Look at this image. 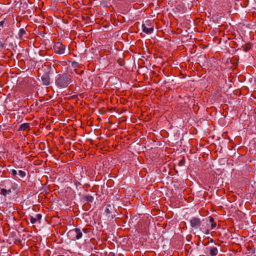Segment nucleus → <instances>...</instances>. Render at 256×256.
Here are the masks:
<instances>
[{
	"label": "nucleus",
	"mask_w": 256,
	"mask_h": 256,
	"mask_svg": "<svg viewBox=\"0 0 256 256\" xmlns=\"http://www.w3.org/2000/svg\"><path fill=\"white\" fill-rule=\"evenodd\" d=\"M26 32L24 28H20L19 30L18 36L19 38H22V36L26 34Z\"/></svg>",
	"instance_id": "4468645a"
},
{
	"label": "nucleus",
	"mask_w": 256,
	"mask_h": 256,
	"mask_svg": "<svg viewBox=\"0 0 256 256\" xmlns=\"http://www.w3.org/2000/svg\"><path fill=\"white\" fill-rule=\"evenodd\" d=\"M210 242H214V240H213L212 238V239L210 240Z\"/></svg>",
	"instance_id": "b1692460"
},
{
	"label": "nucleus",
	"mask_w": 256,
	"mask_h": 256,
	"mask_svg": "<svg viewBox=\"0 0 256 256\" xmlns=\"http://www.w3.org/2000/svg\"><path fill=\"white\" fill-rule=\"evenodd\" d=\"M142 26L143 32L146 34H151L154 32V24L150 20H146Z\"/></svg>",
	"instance_id": "f03ea898"
},
{
	"label": "nucleus",
	"mask_w": 256,
	"mask_h": 256,
	"mask_svg": "<svg viewBox=\"0 0 256 256\" xmlns=\"http://www.w3.org/2000/svg\"><path fill=\"white\" fill-rule=\"evenodd\" d=\"M72 82V76L68 73L58 74L55 78L56 85L61 88H67Z\"/></svg>",
	"instance_id": "f257e3e1"
},
{
	"label": "nucleus",
	"mask_w": 256,
	"mask_h": 256,
	"mask_svg": "<svg viewBox=\"0 0 256 256\" xmlns=\"http://www.w3.org/2000/svg\"><path fill=\"white\" fill-rule=\"evenodd\" d=\"M118 62L120 66H124L125 64V62L123 59L120 58L118 60Z\"/></svg>",
	"instance_id": "f3484780"
},
{
	"label": "nucleus",
	"mask_w": 256,
	"mask_h": 256,
	"mask_svg": "<svg viewBox=\"0 0 256 256\" xmlns=\"http://www.w3.org/2000/svg\"><path fill=\"white\" fill-rule=\"evenodd\" d=\"M4 44L1 40H0V46L3 48L4 47Z\"/></svg>",
	"instance_id": "4be33fe9"
},
{
	"label": "nucleus",
	"mask_w": 256,
	"mask_h": 256,
	"mask_svg": "<svg viewBox=\"0 0 256 256\" xmlns=\"http://www.w3.org/2000/svg\"><path fill=\"white\" fill-rule=\"evenodd\" d=\"M42 84L48 86L50 84V77L48 73L44 74L41 77Z\"/></svg>",
	"instance_id": "423d86ee"
},
{
	"label": "nucleus",
	"mask_w": 256,
	"mask_h": 256,
	"mask_svg": "<svg viewBox=\"0 0 256 256\" xmlns=\"http://www.w3.org/2000/svg\"><path fill=\"white\" fill-rule=\"evenodd\" d=\"M210 222H211V228L212 229L214 228L216 226V224L214 222V219L212 217H209Z\"/></svg>",
	"instance_id": "f8f14e48"
},
{
	"label": "nucleus",
	"mask_w": 256,
	"mask_h": 256,
	"mask_svg": "<svg viewBox=\"0 0 256 256\" xmlns=\"http://www.w3.org/2000/svg\"><path fill=\"white\" fill-rule=\"evenodd\" d=\"M82 231L84 233H88L90 232V228H83Z\"/></svg>",
	"instance_id": "6ab92c4d"
},
{
	"label": "nucleus",
	"mask_w": 256,
	"mask_h": 256,
	"mask_svg": "<svg viewBox=\"0 0 256 256\" xmlns=\"http://www.w3.org/2000/svg\"><path fill=\"white\" fill-rule=\"evenodd\" d=\"M210 248V254L211 256H216L218 254V250L216 247L212 246Z\"/></svg>",
	"instance_id": "1a4fd4ad"
},
{
	"label": "nucleus",
	"mask_w": 256,
	"mask_h": 256,
	"mask_svg": "<svg viewBox=\"0 0 256 256\" xmlns=\"http://www.w3.org/2000/svg\"><path fill=\"white\" fill-rule=\"evenodd\" d=\"M18 174H19V175L22 178H24L26 176V172L22 170H20L18 171Z\"/></svg>",
	"instance_id": "dca6fc26"
},
{
	"label": "nucleus",
	"mask_w": 256,
	"mask_h": 256,
	"mask_svg": "<svg viewBox=\"0 0 256 256\" xmlns=\"http://www.w3.org/2000/svg\"><path fill=\"white\" fill-rule=\"evenodd\" d=\"M84 199L88 202H92L94 200V198L90 195H86L84 197Z\"/></svg>",
	"instance_id": "ddd939ff"
},
{
	"label": "nucleus",
	"mask_w": 256,
	"mask_h": 256,
	"mask_svg": "<svg viewBox=\"0 0 256 256\" xmlns=\"http://www.w3.org/2000/svg\"><path fill=\"white\" fill-rule=\"evenodd\" d=\"M42 214H38L36 215L35 217H34L32 216H30V220L32 224H34L37 220L39 221V222H40V220L42 219Z\"/></svg>",
	"instance_id": "0eeeda50"
},
{
	"label": "nucleus",
	"mask_w": 256,
	"mask_h": 256,
	"mask_svg": "<svg viewBox=\"0 0 256 256\" xmlns=\"http://www.w3.org/2000/svg\"><path fill=\"white\" fill-rule=\"evenodd\" d=\"M201 224V220L198 218H192L190 220V226L194 229L198 228L200 226Z\"/></svg>",
	"instance_id": "39448f33"
},
{
	"label": "nucleus",
	"mask_w": 256,
	"mask_h": 256,
	"mask_svg": "<svg viewBox=\"0 0 256 256\" xmlns=\"http://www.w3.org/2000/svg\"><path fill=\"white\" fill-rule=\"evenodd\" d=\"M200 230L206 234H208L210 233V230L205 227L204 225H202V228H200Z\"/></svg>",
	"instance_id": "9b49d317"
},
{
	"label": "nucleus",
	"mask_w": 256,
	"mask_h": 256,
	"mask_svg": "<svg viewBox=\"0 0 256 256\" xmlns=\"http://www.w3.org/2000/svg\"><path fill=\"white\" fill-rule=\"evenodd\" d=\"M53 49L55 53L62 54L64 53L66 46L59 40L54 43L53 46Z\"/></svg>",
	"instance_id": "7ed1b4c3"
},
{
	"label": "nucleus",
	"mask_w": 256,
	"mask_h": 256,
	"mask_svg": "<svg viewBox=\"0 0 256 256\" xmlns=\"http://www.w3.org/2000/svg\"><path fill=\"white\" fill-rule=\"evenodd\" d=\"M10 174L12 176H15L17 174V172L15 170H12Z\"/></svg>",
	"instance_id": "a211bd4d"
},
{
	"label": "nucleus",
	"mask_w": 256,
	"mask_h": 256,
	"mask_svg": "<svg viewBox=\"0 0 256 256\" xmlns=\"http://www.w3.org/2000/svg\"><path fill=\"white\" fill-rule=\"evenodd\" d=\"M12 192L11 189H9L8 190L5 189V188H2L0 190V194L4 196H6L8 194H9Z\"/></svg>",
	"instance_id": "9d476101"
},
{
	"label": "nucleus",
	"mask_w": 256,
	"mask_h": 256,
	"mask_svg": "<svg viewBox=\"0 0 256 256\" xmlns=\"http://www.w3.org/2000/svg\"><path fill=\"white\" fill-rule=\"evenodd\" d=\"M30 129V124L29 123H24L19 126V130H26Z\"/></svg>",
	"instance_id": "6e6552de"
},
{
	"label": "nucleus",
	"mask_w": 256,
	"mask_h": 256,
	"mask_svg": "<svg viewBox=\"0 0 256 256\" xmlns=\"http://www.w3.org/2000/svg\"><path fill=\"white\" fill-rule=\"evenodd\" d=\"M106 212L107 213V214H110V210L108 208H106Z\"/></svg>",
	"instance_id": "5701e85b"
},
{
	"label": "nucleus",
	"mask_w": 256,
	"mask_h": 256,
	"mask_svg": "<svg viewBox=\"0 0 256 256\" xmlns=\"http://www.w3.org/2000/svg\"><path fill=\"white\" fill-rule=\"evenodd\" d=\"M5 18H4V20H2L0 22V28H3L4 27V24L5 22Z\"/></svg>",
	"instance_id": "aec40b11"
},
{
	"label": "nucleus",
	"mask_w": 256,
	"mask_h": 256,
	"mask_svg": "<svg viewBox=\"0 0 256 256\" xmlns=\"http://www.w3.org/2000/svg\"><path fill=\"white\" fill-rule=\"evenodd\" d=\"M252 48V46L250 44H247L244 45V50L245 52H248Z\"/></svg>",
	"instance_id": "2eb2a0df"
},
{
	"label": "nucleus",
	"mask_w": 256,
	"mask_h": 256,
	"mask_svg": "<svg viewBox=\"0 0 256 256\" xmlns=\"http://www.w3.org/2000/svg\"><path fill=\"white\" fill-rule=\"evenodd\" d=\"M68 234L74 236L72 238L79 240L82 237V234L80 228H75L74 230H70L68 232Z\"/></svg>",
	"instance_id": "20e7f679"
},
{
	"label": "nucleus",
	"mask_w": 256,
	"mask_h": 256,
	"mask_svg": "<svg viewBox=\"0 0 256 256\" xmlns=\"http://www.w3.org/2000/svg\"><path fill=\"white\" fill-rule=\"evenodd\" d=\"M184 164V160L183 159L180 162L179 165L180 166H182Z\"/></svg>",
	"instance_id": "412c9836"
}]
</instances>
